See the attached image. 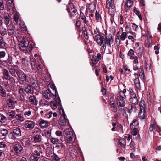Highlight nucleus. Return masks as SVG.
<instances>
[{"label":"nucleus","instance_id":"1","mask_svg":"<svg viewBox=\"0 0 161 161\" xmlns=\"http://www.w3.org/2000/svg\"><path fill=\"white\" fill-rule=\"evenodd\" d=\"M106 36L105 39L103 36L100 34H96L94 36V39L96 41L97 43L101 47V49L103 51H104L107 46V43L108 44V46L111 47V44L113 42V39L112 38V34H109Z\"/></svg>","mask_w":161,"mask_h":161},{"label":"nucleus","instance_id":"2","mask_svg":"<svg viewBox=\"0 0 161 161\" xmlns=\"http://www.w3.org/2000/svg\"><path fill=\"white\" fill-rule=\"evenodd\" d=\"M21 135V131L20 128L17 127L14 129L13 131L11 132L8 135V138L7 139L8 142L12 144L14 141L17 137Z\"/></svg>","mask_w":161,"mask_h":161},{"label":"nucleus","instance_id":"3","mask_svg":"<svg viewBox=\"0 0 161 161\" xmlns=\"http://www.w3.org/2000/svg\"><path fill=\"white\" fill-rule=\"evenodd\" d=\"M48 91H52V95L55 96L56 101L58 104H59L60 103V99L58 95L57 94L58 93L57 92L56 88L54 84L53 83H50L48 85Z\"/></svg>","mask_w":161,"mask_h":161},{"label":"nucleus","instance_id":"4","mask_svg":"<svg viewBox=\"0 0 161 161\" xmlns=\"http://www.w3.org/2000/svg\"><path fill=\"white\" fill-rule=\"evenodd\" d=\"M107 8L109 9V13L111 16H113L115 12V6L113 0H107L106 6Z\"/></svg>","mask_w":161,"mask_h":161},{"label":"nucleus","instance_id":"5","mask_svg":"<svg viewBox=\"0 0 161 161\" xmlns=\"http://www.w3.org/2000/svg\"><path fill=\"white\" fill-rule=\"evenodd\" d=\"M19 49L23 51L27 50V47L29 45V42L26 38H23V39L19 42Z\"/></svg>","mask_w":161,"mask_h":161},{"label":"nucleus","instance_id":"6","mask_svg":"<svg viewBox=\"0 0 161 161\" xmlns=\"http://www.w3.org/2000/svg\"><path fill=\"white\" fill-rule=\"evenodd\" d=\"M16 73L19 78L20 84H22L24 82L27 80V76L23 72H20L17 70Z\"/></svg>","mask_w":161,"mask_h":161},{"label":"nucleus","instance_id":"7","mask_svg":"<svg viewBox=\"0 0 161 161\" xmlns=\"http://www.w3.org/2000/svg\"><path fill=\"white\" fill-rule=\"evenodd\" d=\"M13 143V150L11 151H14L15 154L18 155L20 153L22 149V147L21 145L17 142H15Z\"/></svg>","mask_w":161,"mask_h":161},{"label":"nucleus","instance_id":"8","mask_svg":"<svg viewBox=\"0 0 161 161\" xmlns=\"http://www.w3.org/2000/svg\"><path fill=\"white\" fill-rule=\"evenodd\" d=\"M125 97H123L117 95L116 97L117 103L119 108L124 107L125 104Z\"/></svg>","mask_w":161,"mask_h":161},{"label":"nucleus","instance_id":"9","mask_svg":"<svg viewBox=\"0 0 161 161\" xmlns=\"http://www.w3.org/2000/svg\"><path fill=\"white\" fill-rule=\"evenodd\" d=\"M24 125L26 129H32L35 126V122L31 120H26L24 122Z\"/></svg>","mask_w":161,"mask_h":161},{"label":"nucleus","instance_id":"10","mask_svg":"<svg viewBox=\"0 0 161 161\" xmlns=\"http://www.w3.org/2000/svg\"><path fill=\"white\" fill-rule=\"evenodd\" d=\"M116 36L117 37V39L116 40L117 42H118V40L120 42V41H124L127 37V33L125 32H122V33L120 35L119 32L117 33Z\"/></svg>","mask_w":161,"mask_h":161},{"label":"nucleus","instance_id":"11","mask_svg":"<svg viewBox=\"0 0 161 161\" xmlns=\"http://www.w3.org/2000/svg\"><path fill=\"white\" fill-rule=\"evenodd\" d=\"M52 91L44 90L42 91V95L44 97L47 99H50L53 97H54L51 93ZM55 97V96H54Z\"/></svg>","mask_w":161,"mask_h":161},{"label":"nucleus","instance_id":"12","mask_svg":"<svg viewBox=\"0 0 161 161\" xmlns=\"http://www.w3.org/2000/svg\"><path fill=\"white\" fill-rule=\"evenodd\" d=\"M38 124L41 128H46L48 125L49 122L42 119H40L38 121Z\"/></svg>","mask_w":161,"mask_h":161},{"label":"nucleus","instance_id":"13","mask_svg":"<svg viewBox=\"0 0 161 161\" xmlns=\"http://www.w3.org/2000/svg\"><path fill=\"white\" fill-rule=\"evenodd\" d=\"M7 31L8 35L11 36L14 35V27L11 25H7Z\"/></svg>","mask_w":161,"mask_h":161},{"label":"nucleus","instance_id":"14","mask_svg":"<svg viewBox=\"0 0 161 161\" xmlns=\"http://www.w3.org/2000/svg\"><path fill=\"white\" fill-rule=\"evenodd\" d=\"M12 10L13 12L12 14H14L13 17L14 21L16 24H18V21L20 20L19 14L18 12L15 11V8H12Z\"/></svg>","mask_w":161,"mask_h":161},{"label":"nucleus","instance_id":"15","mask_svg":"<svg viewBox=\"0 0 161 161\" xmlns=\"http://www.w3.org/2000/svg\"><path fill=\"white\" fill-rule=\"evenodd\" d=\"M129 100L131 103L135 105L137 104L138 102L136 94L130 95Z\"/></svg>","mask_w":161,"mask_h":161},{"label":"nucleus","instance_id":"16","mask_svg":"<svg viewBox=\"0 0 161 161\" xmlns=\"http://www.w3.org/2000/svg\"><path fill=\"white\" fill-rule=\"evenodd\" d=\"M29 101L31 103L34 105H36L37 104L38 102L36 98L34 96H31L29 98Z\"/></svg>","mask_w":161,"mask_h":161},{"label":"nucleus","instance_id":"17","mask_svg":"<svg viewBox=\"0 0 161 161\" xmlns=\"http://www.w3.org/2000/svg\"><path fill=\"white\" fill-rule=\"evenodd\" d=\"M134 75L136 77L134 80V84L137 88H139L140 87V82L139 78L138 77V74L135 73Z\"/></svg>","mask_w":161,"mask_h":161},{"label":"nucleus","instance_id":"18","mask_svg":"<svg viewBox=\"0 0 161 161\" xmlns=\"http://www.w3.org/2000/svg\"><path fill=\"white\" fill-rule=\"evenodd\" d=\"M55 98L56 102L54 101H51L50 103V106L53 110L55 109L57 107V106L61 104L60 100V103L59 104H58V102L56 101L55 97Z\"/></svg>","mask_w":161,"mask_h":161},{"label":"nucleus","instance_id":"19","mask_svg":"<svg viewBox=\"0 0 161 161\" xmlns=\"http://www.w3.org/2000/svg\"><path fill=\"white\" fill-rule=\"evenodd\" d=\"M9 119H14L15 116L16 112L14 110H9L6 113Z\"/></svg>","mask_w":161,"mask_h":161},{"label":"nucleus","instance_id":"20","mask_svg":"<svg viewBox=\"0 0 161 161\" xmlns=\"http://www.w3.org/2000/svg\"><path fill=\"white\" fill-rule=\"evenodd\" d=\"M8 132L5 129H2L0 130V137L1 138H4L8 134Z\"/></svg>","mask_w":161,"mask_h":161},{"label":"nucleus","instance_id":"21","mask_svg":"<svg viewBox=\"0 0 161 161\" xmlns=\"http://www.w3.org/2000/svg\"><path fill=\"white\" fill-rule=\"evenodd\" d=\"M31 142L30 140L27 138L24 139L22 141V144L24 147H27L31 144Z\"/></svg>","mask_w":161,"mask_h":161},{"label":"nucleus","instance_id":"22","mask_svg":"<svg viewBox=\"0 0 161 161\" xmlns=\"http://www.w3.org/2000/svg\"><path fill=\"white\" fill-rule=\"evenodd\" d=\"M3 78L6 80H8V78H9V77L10 76L9 72L6 69H3Z\"/></svg>","mask_w":161,"mask_h":161},{"label":"nucleus","instance_id":"23","mask_svg":"<svg viewBox=\"0 0 161 161\" xmlns=\"http://www.w3.org/2000/svg\"><path fill=\"white\" fill-rule=\"evenodd\" d=\"M66 140L67 143H70L73 138V133L66 135Z\"/></svg>","mask_w":161,"mask_h":161},{"label":"nucleus","instance_id":"24","mask_svg":"<svg viewBox=\"0 0 161 161\" xmlns=\"http://www.w3.org/2000/svg\"><path fill=\"white\" fill-rule=\"evenodd\" d=\"M64 119V120L60 123V126L62 129L64 128L66 126L68 125L69 124L68 119H66V118Z\"/></svg>","mask_w":161,"mask_h":161},{"label":"nucleus","instance_id":"25","mask_svg":"<svg viewBox=\"0 0 161 161\" xmlns=\"http://www.w3.org/2000/svg\"><path fill=\"white\" fill-rule=\"evenodd\" d=\"M33 147L35 149L34 151H36L42 153V150L43 148V146L42 145H33Z\"/></svg>","mask_w":161,"mask_h":161},{"label":"nucleus","instance_id":"26","mask_svg":"<svg viewBox=\"0 0 161 161\" xmlns=\"http://www.w3.org/2000/svg\"><path fill=\"white\" fill-rule=\"evenodd\" d=\"M15 118L17 120L20 122H23L25 120L23 115L21 114H17L15 116Z\"/></svg>","mask_w":161,"mask_h":161},{"label":"nucleus","instance_id":"27","mask_svg":"<svg viewBox=\"0 0 161 161\" xmlns=\"http://www.w3.org/2000/svg\"><path fill=\"white\" fill-rule=\"evenodd\" d=\"M139 105L141 110H145L146 105L145 102L143 100L141 99L139 102Z\"/></svg>","mask_w":161,"mask_h":161},{"label":"nucleus","instance_id":"28","mask_svg":"<svg viewBox=\"0 0 161 161\" xmlns=\"http://www.w3.org/2000/svg\"><path fill=\"white\" fill-rule=\"evenodd\" d=\"M139 117L141 119H145V110H141L139 113Z\"/></svg>","mask_w":161,"mask_h":161},{"label":"nucleus","instance_id":"29","mask_svg":"<svg viewBox=\"0 0 161 161\" xmlns=\"http://www.w3.org/2000/svg\"><path fill=\"white\" fill-rule=\"evenodd\" d=\"M10 67L8 68L9 71L12 75L15 77L16 76L15 72L16 70H15L14 67L12 66H10Z\"/></svg>","mask_w":161,"mask_h":161},{"label":"nucleus","instance_id":"30","mask_svg":"<svg viewBox=\"0 0 161 161\" xmlns=\"http://www.w3.org/2000/svg\"><path fill=\"white\" fill-rule=\"evenodd\" d=\"M6 45V43L2 37L0 36V48H4Z\"/></svg>","mask_w":161,"mask_h":161},{"label":"nucleus","instance_id":"31","mask_svg":"<svg viewBox=\"0 0 161 161\" xmlns=\"http://www.w3.org/2000/svg\"><path fill=\"white\" fill-rule=\"evenodd\" d=\"M41 136L39 135H36L33 137V141L35 143L39 142L41 141Z\"/></svg>","mask_w":161,"mask_h":161},{"label":"nucleus","instance_id":"32","mask_svg":"<svg viewBox=\"0 0 161 161\" xmlns=\"http://www.w3.org/2000/svg\"><path fill=\"white\" fill-rule=\"evenodd\" d=\"M25 91L27 93H32L33 92L32 88L29 85H27L25 87Z\"/></svg>","mask_w":161,"mask_h":161},{"label":"nucleus","instance_id":"33","mask_svg":"<svg viewBox=\"0 0 161 161\" xmlns=\"http://www.w3.org/2000/svg\"><path fill=\"white\" fill-rule=\"evenodd\" d=\"M3 17L5 20V24L7 26L8 25V24L10 22L9 16L8 14H4Z\"/></svg>","mask_w":161,"mask_h":161},{"label":"nucleus","instance_id":"34","mask_svg":"<svg viewBox=\"0 0 161 161\" xmlns=\"http://www.w3.org/2000/svg\"><path fill=\"white\" fill-rule=\"evenodd\" d=\"M80 17L81 19L86 24H87L89 23L88 20L86 19L85 16L84 15V14L81 11L80 12Z\"/></svg>","mask_w":161,"mask_h":161},{"label":"nucleus","instance_id":"35","mask_svg":"<svg viewBox=\"0 0 161 161\" xmlns=\"http://www.w3.org/2000/svg\"><path fill=\"white\" fill-rule=\"evenodd\" d=\"M119 143L122 147L125 148L126 146V140L123 138L120 139L119 142Z\"/></svg>","mask_w":161,"mask_h":161},{"label":"nucleus","instance_id":"36","mask_svg":"<svg viewBox=\"0 0 161 161\" xmlns=\"http://www.w3.org/2000/svg\"><path fill=\"white\" fill-rule=\"evenodd\" d=\"M0 34L3 36L7 34L6 29L3 27H0Z\"/></svg>","mask_w":161,"mask_h":161},{"label":"nucleus","instance_id":"37","mask_svg":"<svg viewBox=\"0 0 161 161\" xmlns=\"http://www.w3.org/2000/svg\"><path fill=\"white\" fill-rule=\"evenodd\" d=\"M39 158L34 154L33 153L31 155L30 157L31 161H37Z\"/></svg>","mask_w":161,"mask_h":161},{"label":"nucleus","instance_id":"38","mask_svg":"<svg viewBox=\"0 0 161 161\" xmlns=\"http://www.w3.org/2000/svg\"><path fill=\"white\" fill-rule=\"evenodd\" d=\"M31 114V111L30 110H25L24 113V115L26 118H29Z\"/></svg>","mask_w":161,"mask_h":161},{"label":"nucleus","instance_id":"39","mask_svg":"<svg viewBox=\"0 0 161 161\" xmlns=\"http://www.w3.org/2000/svg\"><path fill=\"white\" fill-rule=\"evenodd\" d=\"M31 64V67L33 69H35L36 68V62L35 59L33 58H31L30 59Z\"/></svg>","mask_w":161,"mask_h":161},{"label":"nucleus","instance_id":"40","mask_svg":"<svg viewBox=\"0 0 161 161\" xmlns=\"http://www.w3.org/2000/svg\"><path fill=\"white\" fill-rule=\"evenodd\" d=\"M13 57L9 55L8 56L7 61H6V63H8L10 64H13Z\"/></svg>","mask_w":161,"mask_h":161},{"label":"nucleus","instance_id":"41","mask_svg":"<svg viewBox=\"0 0 161 161\" xmlns=\"http://www.w3.org/2000/svg\"><path fill=\"white\" fill-rule=\"evenodd\" d=\"M139 76L140 77L141 79H143L145 77V75L144 71L141 68L139 70Z\"/></svg>","mask_w":161,"mask_h":161},{"label":"nucleus","instance_id":"42","mask_svg":"<svg viewBox=\"0 0 161 161\" xmlns=\"http://www.w3.org/2000/svg\"><path fill=\"white\" fill-rule=\"evenodd\" d=\"M134 12L139 17L140 20H142V18L141 17V14L139 12V11L135 7L134 9Z\"/></svg>","mask_w":161,"mask_h":161},{"label":"nucleus","instance_id":"43","mask_svg":"<svg viewBox=\"0 0 161 161\" xmlns=\"http://www.w3.org/2000/svg\"><path fill=\"white\" fill-rule=\"evenodd\" d=\"M7 120L6 117L4 115L0 114V122L2 123H5Z\"/></svg>","mask_w":161,"mask_h":161},{"label":"nucleus","instance_id":"44","mask_svg":"<svg viewBox=\"0 0 161 161\" xmlns=\"http://www.w3.org/2000/svg\"><path fill=\"white\" fill-rule=\"evenodd\" d=\"M67 10L68 12L69 13V15L71 17H75L76 15V12L75 11L74 12H71L70 10V8L69 7H68V8H67Z\"/></svg>","mask_w":161,"mask_h":161},{"label":"nucleus","instance_id":"45","mask_svg":"<svg viewBox=\"0 0 161 161\" xmlns=\"http://www.w3.org/2000/svg\"><path fill=\"white\" fill-rule=\"evenodd\" d=\"M39 104L43 106H47L49 105V103L47 101L43 99L39 102Z\"/></svg>","mask_w":161,"mask_h":161},{"label":"nucleus","instance_id":"46","mask_svg":"<svg viewBox=\"0 0 161 161\" xmlns=\"http://www.w3.org/2000/svg\"><path fill=\"white\" fill-rule=\"evenodd\" d=\"M109 101L110 102V105H113L114 104V95L113 94H110L109 96Z\"/></svg>","mask_w":161,"mask_h":161},{"label":"nucleus","instance_id":"47","mask_svg":"<svg viewBox=\"0 0 161 161\" xmlns=\"http://www.w3.org/2000/svg\"><path fill=\"white\" fill-rule=\"evenodd\" d=\"M53 114L52 111H49L47 112L46 111L45 114L44 119H48L52 117V114Z\"/></svg>","mask_w":161,"mask_h":161},{"label":"nucleus","instance_id":"48","mask_svg":"<svg viewBox=\"0 0 161 161\" xmlns=\"http://www.w3.org/2000/svg\"><path fill=\"white\" fill-rule=\"evenodd\" d=\"M125 6L127 7H131L133 5V2L131 0H127L126 3H125Z\"/></svg>","mask_w":161,"mask_h":161},{"label":"nucleus","instance_id":"49","mask_svg":"<svg viewBox=\"0 0 161 161\" xmlns=\"http://www.w3.org/2000/svg\"><path fill=\"white\" fill-rule=\"evenodd\" d=\"M0 92L2 94V96L4 97H6V91L1 86H0Z\"/></svg>","mask_w":161,"mask_h":161},{"label":"nucleus","instance_id":"50","mask_svg":"<svg viewBox=\"0 0 161 161\" xmlns=\"http://www.w3.org/2000/svg\"><path fill=\"white\" fill-rule=\"evenodd\" d=\"M59 141V140L55 138H52L51 139V142L53 144H56Z\"/></svg>","mask_w":161,"mask_h":161},{"label":"nucleus","instance_id":"51","mask_svg":"<svg viewBox=\"0 0 161 161\" xmlns=\"http://www.w3.org/2000/svg\"><path fill=\"white\" fill-rule=\"evenodd\" d=\"M51 157L53 159L56 161H58L60 159V158L57 155L54 153L52 155Z\"/></svg>","mask_w":161,"mask_h":161},{"label":"nucleus","instance_id":"52","mask_svg":"<svg viewBox=\"0 0 161 161\" xmlns=\"http://www.w3.org/2000/svg\"><path fill=\"white\" fill-rule=\"evenodd\" d=\"M64 132L66 135L72 133L71 129L69 127L64 129Z\"/></svg>","mask_w":161,"mask_h":161},{"label":"nucleus","instance_id":"53","mask_svg":"<svg viewBox=\"0 0 161 161\" xmlns=\"http://www.w3.org/2000/svg\"><path fill=\"white\" fill-rule=\"evenodd\" d=\"M68 7H69L70 8L71 12H74L75 11L76 12V10L75 8L74 5L72 3H69V6Z\"/></svg>","mask_w":161,"mask_h":161},{"label":"nucleus","instance_id":"54","mask_svg":"<svg viewBox=\"0 0 161 161\" xmlns=\"http://www.w3.org/2000/svg\"><path fill=\"white\" fill-rule=\"evenodd\" d=\"M126 89H124L122 92H119V94L117 95L123 97H125V93L126 92Z\"/></svg>","mask_w":161,"mask_h":161},{"label":"nucleus","instance_id":"55","mask_svg":"<svg viewBox=\"0 0 161 161\" xmlns=\"http://www.w3.org/2000/svg\"><path fill=\"white\" fill-rule=\"evenodd\" d=\"M59 111L61 114L63 116L64 118H65L66 117V115L63 109L62 108H59Z\"/></svg>","mask_w":161,"mask_h":161},{"label":"nucleus","instance_id":"56","mask_svg":"<svg viewBox=\"0 0 161 161\" xmlns=\"http://www.w3.org/2000/svg\"><path fill=\"white\" fill-rule=\"evenodd\" d=\"M130 57V58L131 59H134V62L135 63V64H136L138 62V57L137 56H135L134 57L133 55H131L129 56Z\"/></svg>","mask_w":161,"mask_h":161},{"label":"nucleus","instance_id":"57","mask_svg":"<svg viewBox=\"0 0 161 161\" xmlns=\"http://www.w3.org/2000/svg\"><path fill=\"white\" fill-rule=\"evenodd\" d=\"M46 111L45 110H40V113L41 116L44 119L45 116V114L46 113Z\"/></svg>","mask_w":161,"mask_h":161},{"label":"nucleus","instance_id":"58","mask_svg":"<svg viewBox=\"0 0 161 161\" xmlns=\"http://www.w3.org/2000/svg\"><path fill=\"white\" fill-rule=\"evenodd\" d=\"M111 106V110L112 111L114 112H116L117 111V108L116 106L114 105V104L113 105H110Z\"/></svg>","mask_w":161,"mask_h":161},{"label":"nucleus","instance_id":"59","mask_svg":"<svg viewBox=\"0 0 161 161\" xmlns=\"http://www.w3.org/2000/svg\"><path fill=\"white\" fill-rule=\"evenodd\" d=\"M13 104L14 102L12 100H10L8 101L7 105L9 107H12Z\"/></svg>","mask_w":161,"mask_h":161},{"label":"nucleus","instance_id":"60","mask_svg":"<svg viewBox=\"0 0 161 161\" xmlns=\"http://www.w3.org/2000/svg\"><path fill=\"white\" fill-rule=\"evenodd\" d=\"M6 55V52L4 51H0V58H4Z\"/></svg>","mask_w":161,"mask_h":161},{"label":"nucleus","instance_id":"61","mask_svg":"<svg viewBox=\"0 0 161 161\" xmlns=\"http://www.w3.org/2000/svg\"><path fill=\"white\" fill-rule=\"evenodd\" d=\"M56 146L55 147L56 148H57L58 149H61L63 147V143H61L58 142Z\"/></svg>","mask_w":161,"mask_h":161},{"label":"nucleus","instance_id":"62","mask_svg":"<svg viewBox=\"0 0 161 161\" xmlns=\"http://www.w3.org/2000/svg\"><path fill=\"white\" fill-rule=\"evenodd\" d=\"M133 106L132 104H130L128 107V111L129 113H130L133 111Z\"/></svg>","mask_w":161,"mask_h":161},{"label":"nucleus","instance_id":"63","mask_svg":"<svg viewBox=\"0 0 161 161\" xmlns=\"http://www.w3.org/2000/svg\"><path fill=\"white\" fill-rule=\"evenodd\" d=\"M156 129L157 132L159 133L160 136H161V128L160 126L156 125Z\"/></svg>","mask_w":161,"mask_h":161},{"label":"nucleus","instance_id":"64","mask_svg":"<svg viewBox=\"0 0 161 161\" xmlns=\"http://www.w3.org/2000/svg\"><path fill=\"white\" fill-rule=\"evenodd\" d=\"M134 54V51L132 49H130L128 51L127 55L128 56H130L131 55H133Z\"/></svg>","mask_w":161,"mask_h":161}]
</instances>
